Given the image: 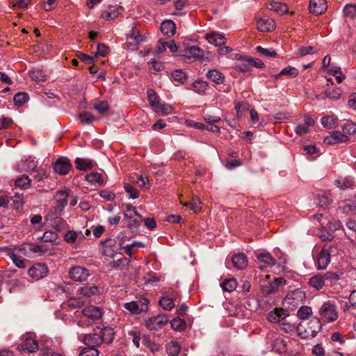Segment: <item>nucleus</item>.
Returning a JSON list of instances; mask_svg holds the SVG:
<instances>
[{"label":"nucleus","mask_w":356,"mask_h":356,"mask_svg":"<svg viewBox=\"0 0 356 356\" xmlns=\"http://www.w3.org/2000/svg\"><path fill=\"white\" fill-rule=\"evenodd\" d=\"M257 258L259 261V268L262 269L275 264V259L270 253H261L257 254Z\"/></svg>","instance_id":"4be33fe9"},{"label":"nucleus","mask_w":356,"mask_h":356,"mask_svg":"<svg viewBox=\"0 0 356 356\" xmlns=\"http://www.w3.org/2000/svg\"><path fill=\"white\" fill-rule=\"evenodd\" d=\"M256 50L261 55L266 57H275L277 56L276 51L273 49H266L261 46L256 47Z\"/></svg>","instance_id":"4d7b16f0"},{"label":"nucleus","mask_w":356,"mask_h":356,"mask_svg":"<svg viewBox=\"0 0 356 356\" xmlns=\"http://www.w3.org/2000/svg\"><path fill=\"white\" fill-rule=\"evenodd\" d=\"M207 76L216 84L222 83L225 81L224 74L216 70H209L207 74Z\"/></svg>","instance_id":"473e14b6"},{"label":"nucleus","mask_w":356,"mask_h":356,"mask_svg":"<svg viewBox=\"0 0 356 356\" xmlns=\"http://www.w3.org/2000/svg\"><path fill=\"white\" fill-rule=\"evenodd\" d=\"M69 193L67 190H60L56 193V211H61L67 205Z\"/></svg>","instance_id":"412c9836"},{"label":"nucleus","mask_w":356,"mask_h":356,"mask_svg":"<svg viewBox=\"0 0 356 356\" xmlns=\"http://www.w3.org/2000/svg\"><path fill=\"white\" fill-rule=\"evenodd\" d=\"M335 185L341 190L352 188L355 186V180L350 177H339L334 181Z\"/></svg>","instance_id":"b1692460"},{"label":"nucleus","mask_w":356,"mask_h":356,"mask_svg":"<svg viewBox=\"0 0 356 356\" xmlns=\"http://www.w3.org/2000/svg\"><path fill=\"white\" fill-rule=\"evenodd\" d=\"M172 77L175 81H177L179 83L181 84L184 83L188 79L187 74L182 70H174L172 72Z\"/></svg>","instance_id":"37998d69"},{"label":"nucleus","mask_w":356,"mask_h":356,"mask_svg":"<svg viewBox=\"0 0 356 356\" xmlns=\"http://www.w3.org/2000/svg\"><path fill=\"white\" fill-rule=\"evenodd\" d=\"M161 31L164 35L172 36L176 31L175 24L172 20H165L161 25Z\"/></svg>","instance_id":"c756f323"},{"label":"nucleus","mask_w":356,"mask_h":356,"mask_svg":"<svg viewBox=\"0 0 356 356\" xmlns=\"http://www.w3.org/2000/svg\"><path fill=\"white\" fill-rule=\"evenodd\" d=\"M342 131L345 135L356 134V123L353 122H346L342 126Z\"/></svg>","instance_id":"3c124183"},{"label":"nucleus","mask_w":356,"mask_h":356,"mask_svg":"<svg viewBox=\"0 0 356 356\" xmlns=\"http://www.w3.org/2000/svg\"><path fill=\"white\" fill-rule=\"evenodd\" d=\"M64 304L67 307L76 309L81 307L85 301L83 297L70 298Z\"/></svg>","instance_id":"c9c22d12"},{"label":"nucleus","mask_w":356,"mask_h":356,"mask_svg":"<svg viewBox=\"0 0 356 356\" xmlns=\"http://www.w3.org/2000/svg\"><path fill=\"white\" fill-rule=\"evenodd\" d=\"M333 247L330 245H325L317 258V266L318 269H325L330 261V254L333 252Z\"/></svg>","instance_id":"9d476101"},{"label":"nucleus","mask_w":356,"mask_h":356,"mask_svg":"<svg viewBox=\"0 0 356 356\" xmlns=\"http://www.w3.org/2000/svg\"><path fill=\"white\" fill-rule=\"evenodd\" d=\"M1 250L7 253L16 266L20 268H25V260L15 252V248H13L12 247H5L2 248Z\"/></svg>","instance_id":"a211bd4d"},{"label":"nucleus","mask_w":356,"mask_h":356,"mask_svg":"<svg viewBox=\"0 0 356 356\" xmlns=\"http://www.w3.org/2000/svg\"><path fill=\"white\" fill-rule=\"evenodd\" d=\"M115 332L110 327H104L99 333L86 334L83 339V343L89 348L97 349L103 343H111L114 339Z\"/></svg>","instance_id":"f257e3e1"},{"label":"nucleus","mask_w":356,"mask_h":356,"mask_svg":"<svg viewBox=\"0 0 356 356\" xmlns=\"http://www.w3.org/2000/svg\"><path fill=\"white\" fill-rule=\"evenodd\" d=\"M12 248H15V252H17V254L21 253L25 256L30 257L29 243H24L20 246H15V247H12Z\"/></svg>","instance_id":"0e129e2a"},{"label":"nucleus","mask_w":356,"mask_h":356,"mask_svg":"<svg viewBox=\"0 0 356 356\" xmlns=\"http://www.w3.org/2000/svg\"><path fill=\"white\" fill-rule=\"evenodd\" d=\"M36 174L34 175L33 179L36 181H41L44 178L47 177V173L45 169L42 168H38L36 170Z\"/></svg>","instance_id":"69168bd1"},{"label":"nucleus","mask_w":356,"mask_h":356,"mask_svg":"<svg viewBox=\"0 0 356 356\" xmlns=\"http://www.w3.org/2000/svg\"><path fill=\"white\" fill-rule=\"evenodd\" d=\"M147 97L149 104L153 106L158 107L159 105V97L153 90H147Z\"/></svg>","instance_id":"bf43d9fd"},{"label":"nucleus","mask_w":356,"mask_h":356,"mask_svg":"<svg viewBox=\"0 0 356 356\" xmlns=\"http://www.w3.org/2000/svg\"><path fill=\"white\" fill-rule=\"evenodd\" d=\"M79 118L80 123L83 125L91 124L97 120V118L91 113L87 111L80 113Z\"/></svg>","instance_id":"ea45409f"},{"label":"nucleus","mask_w":356,"mask_h":356,"mask_svg":"<svg viewBox=\"0 0 356 356\" xmlns=\"http://www.w3.org/2000/svg\"><path fill=\"white\" fill-rule=\"evenodd\" d=\"M145 38L140 34L139 31L136 28H132L129 33L127 34V48L131 51H136L139 48L141 42Z\"/></svg>","instance_id":"423d86ee"},{"label":"nucleus","mask_w":356,"mask_h":356,"mask_svg":"<svg viewBox=\"0 0 356 356\" xmlns=\"http://www.w3.org/2000/svg\"><path fill=\"white\" fill-rule=\"evenodd\" d=\"M47 267L43 264H36L31 266L28 270L29 276L35 280L43 278L47 275Z\"/></svg>","instance_id":"f8f14e48"},{"label":"nucleus","mask_w":356,"mask_h":356,"mask_svg":"<svg viewBox=\"0 0 356 356\" xmlns=\"http://www.w3.org/2000/svg\"><path fill=\"white\" fill-rule=\"evenodd\" d=\"M171 327L172 329L178 331H182L186 327V323L180 318H176L171 321Z\"/></svg>","instance_id":"6e6d98bb"},{"label":"nucleus","mask_w":356,"mask_h":356,"mask_svg":"<svg viewBox=\"0 0 356 356\" xmlns=\"http://www.w3.org/2000/svg\"><path fill=\"white\" fill-rule=\"evenodd\" d=\"M84 316L92 320H98L102 318L103 315V310L99 307L92 305L88 306L82 310Z\"/></svg>","instance_id":"f3484780"},{"label":"nucleus","mask_w":356,"mask_h":356,"mask_svg":"<svg viewBox=\"0 0 356 356\" xmlns=\"http://www.w3.org/2000/svg\"><path fill=\"white\" fill-rule=\"evenodd\" d=\"M149 302L148 299L142 298L138 300L125 303L124 308L132 314H138L147 311Z\"/></svg>","instance_id":"6e6552de"},{"label":"nucleus","mask_w":356,"mask_h":356,"mask_svg":"<svg viewBox=\"0 0 356 356\" xmlns=\"http://www.w3.org/2000/svg\"><path fill=\"white\" fill-rule=\"evenodd\" d=\"M286 281L282 277H274L270 280V276L266 275L265 278L260 282V289L262 294L267 296L276 293L280 286L284 285Z\"/></svg>","instance_id":"7ed1b4c3"},{"label":"nucleus","mask_w":356,"mask_h":356,"mask_svg":"<svg viewBox=\"0 0 356 356\" xmlns=\"http://www.w3.org/2000/svg\"><path fill=\"white\" fill-rule=\"evenodd\" d=\"M77 233L75 231L70 230L66 232L64 236V240L65 242L70 244H73L75 243L77 238Z\"/></svg>","instance_id":"052dcab7"},{"label":"nucleus","mask_w":356,"mask_h":356,"mask_svg":"<svg viewBox=\"0 0 356 356\" xmlns=\"http://www.w3.org/2000/svg\"><path fill=\"white\" fill-rule=\"evenodd\" d=\"M312 353L315 356H325V351L321 344H316L313 346Z\"/></svg>","instance_id":"774afa93"},{"label":"nucleus","mask_w":356,"mask_h":356,"mask_svg":"<svg viewBox=\"0 0 356 356\" xmlns=\"http://www.w3.org/2000/svg\"><path fill=\"white\" fill-rule=\"evenodd\" d=\"M305 298V293L302 290L297 289L288 293L284 300V304L287 306L289 309L293 310L304 302Z\"/></svg>","instance_id":"20e7f679"},{"label":"nucleus","mask_w":356,"mask_h":356,"mask_svg":"<svg viewBox=\"0 0 356 356\" xmlns=\"http://www.w3.org/2000/svg\"><path fill=\"white\" fill-rule=\"evenodd\" d=\"M266 7L268 9L274 10L281 15L286 13L288 11L287 6L285 3H282L280 2H270L267 3Z\"/></svg>","instance_id":"72a5a7b5"},{"label":"nucleus","mask_w":356,"mask_h":356,"mask_svg":"<svg viewBox=\"0 0 356 356\" xmlns=\"http://www.w3.org/2000/svg\"><path fill=\"white\" fill-rule=\"evenodd\" d=\"M183 55L188 58H201L204 56V51L196 45L192 44V41L185 40L183 42Z\"/></svg>","instance_id":"0eeeda50"},{"label":"nucleus","mask_w":356,"mask_h":356,"mask_svg":"<svg viewBox=\"0 0 356 356\" xmlns=\"http://www.w3.org/2000/svg\"><path fill=\"white\" fill-rule=\"evenodd\" d=\"M208 83L202 80H197L193 83V88L196 92L204 94L208 89Z\"/></svg>","instance_id":"09e8293b"},{"label":"nucleus","mask_w":356,"mask_h":356,"mask_svg":"<svg viewBox=\"0 0 356 356\" xmlns=\"http://www.w3.org/2000/svg\"><path fill=\"white\" fill-rule=\"evenodd\" d=\"M286 316L282 308L276 307L268 313L267 318L270 323H280L285 318Z\"/></svg>","instance_id":"5701e85b"},{"label":"nucleus","mask_w":356,"mask_h":356,"mask_svg":"<svg viewBox=\"0 0 356 356\" xmlns=\"http://www.w3.org/2000/svg\"><path fill=\"white\" fill-rule=\"evenodd\" d=\"M124 188L131 198L136 199L139 197V191L131 184L126 183Z\"/></svg>","instance_id":"13d9d810"},{"label":"nucleus","mask_w":356,"mask_h":356,"mask_svg":"<svg viewBox=\"0 0 356 356\" xmlns=\"http://www.w3.org/2000/svg\"><path fill=\"white\" fill-rule=\"evenodd\" d=\"M348 140V138L344 134L341 133L339 131H332L330 136H326L323 143L326 145H334L338 143H344Z\"/></svg>","instance_id":"dca6fc26"},{"label":"nucleus","mask_w":356,"mask_h":356,"mask_svg":"<svg viewBox=\"0 0 356 356\" xmlns=\"http://www.w3.org/2000/svg\"><path fill=\"white\" fill-rule=\"evenodd\" d=\"M110 106L106 101H97L93 106V108L98 111L100 114H105L109 109Z\"/></svg>","instance_id":"de8ad7c7"},{"label":"nucleus","mask_w":356,"mask_h":356,"mask_svg":"<svg viewBox=\"0 0 356 356\" xmlns=\"http://www.w3.org/2000/svg\"><path fill=\"white\" fill-rule=\"evenodd\" d=\"M180 350V346L175 341H170L166 346V353L169 356H177Z\"/></svg>","instance_id":"a19ab883"},{"label":"nucleus","mask_w":356,"mask_h":356,"mask_svg":"<svg viewBox=\"0 0 356 356\" xmlns=\"http://www.w3.org/2000/svg\"><path fill=\"white\" fill-rule=\"evenodd\" d=\"M343 15L350 19L356 17V4H347L343 8Z\"/></svg>","instance_id":"8fccbe9b"},{"label":"nucleus","mask_w":356,"mask_h":356,"mask_svg":"<svg viewBox=\"0 0 356 356\" xmlns=\"http://www.w3.org/2000/svg\"><path fill=\"white\" fill-rule=\"evenodd\" d=\"M171 296H163L159 300V305L166 311H170L175 307V299L177 293H172Z\"/></svg>","instance_id":"a878e982"},{"label":"nucleus","mask_w":356,"mask_h":356,"mask_svg":"<svg viewBox=\"0 0 356 356\" xmlns=\"http://www.w3.org/2000/svg\"><path fill=\"white\" fill-rule=\"evenodd\" d=\"M180 202L183 206L188 207L195 213L200 212L202 209V202L200 201V199L197 196L193 197L192 198V200L190 202H183L181 201Z\"/></svg>","instance_id":"2f4dec72"},{"label":"nucleus","mask_w":356,"mask_h":356,"mask_svg":"<svg viewBox=\"0 0 356 356\" xmlns=\"http://www.w3.org/2000/svg\"><path fill=\"white\" fill-rule=\"evenodd\" d=\"M207 39L209 43L216 46H222L226 43L225 37L220 33H211L207 35Z\"/></svg>","instance_id":"cd10ccee"},{"label":"nucleus","mask_w":356,"mask_h":356,"mask_svg":"<svg viewBox=\"0 0 356 356\" xmlns=\"http://www.w3.org/2000/svg\"><path fill=\"white\" fill-rule=\"evenodd\" d=\"M17 348L20 351L32 353L38 350L39 346L37 340L29 337H26L25 340L18 346Z\"/></svg>","instance_id":"2eb2a0df"},{"label":"nucleus","mask_w":356,"mask_h":356,"mask_svg":"<svg viewBox=\"0 0 356 356\" xmlns=\"http://www.w3.org/2000/svg\"><path fill=\"white\" fill-rule=\"evenodd\" d=\"M220 286L224 291L232 292L236 289L237 282L234 278L227 279Z\"/></svg>","instance_id":"a18cd8bd"},{"label":"nucleus","mask_w":356,"mask_h":356,"mask_svg":"<svg viewBox=\"0 0 356 356\" xmlns=\"http://www.w3.org/2000/svg\"><path fill=\"white\" fill-rule=\"evenodd\" d=\"M320 318L327 323L333 322L338 318L336 306L330 301L325 302L319 309Z\"/></svg>","instance_id":"39448f33"},{"label":"nucleus","mask_w":356,"mask_h":356,"mask_svg":"<svg viewBox=\"0 0 356 356\" xmlns=\"http://www.w3.org/2000/svg\"><path fill=\"white\" fill-rule=\"evenodd\" d=\"M309 8L314 15H321L327 9L326 0H310Z\"/></svg>","instance_id":"6ab92c4d"},{"label":"nucleus","mask_w":356,"mask_h":356,"mask_svg":"<svg viewBox=\"0 0 356 356\" xmlns=\"http://www.w3.org/2000/svg\"><path fill=\"white\" fill-rule=\"evenodd\" d=\"M86 179L92 184L102 185L104 181L102 175L98 172H90L86 175Z\"/></svg>","instance_id":"79ce46f5"},{"label":"nucleus","mask_w":356,"mask_h":356,"mask_svg":"<svg viewBox=\"0 0 356 356\" xmlns=\"http://www.w3.org/2000/svg\"><path fill=\"white\" fill-rule=\"evenodd\" d=\"M99 289L96 286H90L88 284L81 286L78 291L77 294L83 297L90 298L93 296L98 294Z\"/></svg>","instance_id":"393cba45"},{"label":"nucleus","mask_w":356,"mask_h":356,"mask_svg":"<svg viewBox=\"0 0 356 356\" xmlns=\"http://www.w3.org/2000/svg\"><path fill=\"white\" fill-rule=\"evenodd\" d=\"M245 62L248 63L251 67H255L257 68H263L264 63L259 58H254L251 57L245 58Z\"/></svg>","instance_id":"680f3d73"},{"label":"nucleus","mask_w":356,"mask_h":356,"mask_svg":"<svg viewBox=\"0 0 356 356\" xmlns=\"http://www.w3.org/2000/svg\"><path fill=\"white\" fill-rule=\"evenodd\" d=\"M232 261L234 266L240 270L245 268L248 265L247 257L243 253L233 255Z\"/></svg>","instance_id":"bb28decb"},{"label":"nucleus","mask_w":356,"mask_h":356,"mask_svg":"<svg viewBox=\"0 0 356 356\" xmlns=\"http://www.w3.org/2000/svg\"><path fill=\"white\" fill-rule=\"evenodd\" d=\"M30 257L32 254L42 256L48 252V248L44 245L29 243Z\"/></svg>","instance_id":"7c9ffc66"},{"label":"nucleus","mask_w":356,"mask_h":356,"mask_svg":"<svg viewBox=\"0 0 356 356\" xmlns=\"http://www.w3.org/2000/svg\"><path fill=\"white\" fill-rule=\"evenodd\" d=\"M168 322L167 315H157L147 320L145 326L149 330H159L162 329Z\"/></svg>","instance_id":"1a4fd4ad"},{"label":"nucleus","mask_w":356,"mask_h":356,"mask_svg":"<svg viewBox=\"0 0 356 356\" xmlns=\"http://www.w3.org/2000/svg\"><path fill=\"white\" fill-rule=\"evenodd\" d=\"M29 95L24 92H19L14 96L13 101L16 106H20L29 101Z\"/></svg>","instance_id":"49530a36"},{"label":"nucleus","mask_w":356,"mask_h":356,"mask_svg":"<svg viewBox=\"0 0 356 356\" xmlns=\"http://www.w3.org/2000/svg\"><path fill=\"white\" fill-rule=\"evenodd\" d=\"M13 200V207L16 209H19L23 207L24 204V196L22 193H15L13 197H10V200Z\"/></svg>","instance_id":"5fc2aeb1"},{"label":"nucleus","mask_w":356,"mask_h":356,"mask_svg":"<svg viewBox=\"0 0 356 356\" xmlns=\"http://www.w3.org/2000/svg\"><path fill=\"white\" fill-rule=\"evenodd\" d=\"M280 74L289 78H295L298 75V70L294 67L287 66L280 72Z\"/></svg>","instance_id":"864d4df0"},{"label":"nucleus","mask_w":356,"mask_h":356,"mask_svg":"<svg viewBox=\"0 0 356 356\" xmlns=\"http://www.w3.org/2000/svg\"><path fill=\"white\" fill-rule=\"evenodd\" d=\"M309 284L311 286L318 290L323 288L325 282L323 275H315L309 279Z\"/></svg>","instance_id":"4c0bfd02"},{"label":"nucleus","mask_w":356,"mask_h":356,"mask_svg":"<svg viewBox=\"0 0 356 356\" xmlns=\"http://www.w3.org/2000/svg\"><path fill=\"white\" fill-rule=\"evenodd\" d=\"M69 276L75 282H83L88 277L89 271L83 266H74L70 270Z\"/></svg>","instance_id":"9b49d317"},{"label":"nucleus","mask_w":356,"mask_h":356,"mask_svg":"<svg viewBox=\"0 0 356 356\" xmlns=\"http://www.w3.org/2000/svg\"><path fill=\"white\" fill-rule=\"evenodd\" d=\"M312 314V309L308 306H302L298 310L297 316L300 319H306Z\"/></svg>","instance_id":"603ef678"},{"label":"nucleus","mask_w":356,"mask_h":356,"mask_svg":"<svg viewBox=\"0 0 356 356\" xmlns=\"http://www.w3.org/2000/svg\"><path fill=\"white\" fill-rule=\"evenodd\" d=\"M108 53V47L104 44H99L97 46V50L95 53V57H97L99 56H106Z\"/></svg>","instance_id":"338daca9"},{"label":"nucleus","mask_w":356,"mask_h":356,"mask_svg":"<svg viewBox=\"0 0 356 356\" xmlns=\"http://www.w3.org/2000/svg\"><path fill=\"white\" fill-rule=\"evenodd\" d=\"M337 118L333 116H325L322 118L321 123L323 126L327 129H333L337 126Z\"/></svg>","instance_id":"c03bdc74"},{"label":"nucleus","mask_w":356,"mask_h":356,"mask_svg":"<svg viewBox=\"0 0 356 356\" xmlns=\"http://www.w3.org/2000/svg\"><path fill=\"white\" fill-rule=\"evenodd\" d=\"M99 353L97 349L86 347L81 351L79 356H98Z\"/></svg>","instance_id":"e2e57ef3"},{"label":"nucleus","mask_w":356,"mask_h":356,"mask_svg":"<svg viewBox=\"0 0 356 356\" xmlns=\"http://www.w3.org/2000/svg\"><path fill=\"white\" fill-rule=\"evenodd\" d=\"M121 9V7L117 6H109L107 11L104 13V17L107 20L115 19L119 15Z\"/></svg>","instance_id":"58836bf2"},{"label":"nucleus","mask_w":356,"mask_h":356,"mask_svg":"<svg viewBox=\"0 0 356 356\" xmlns=\"http://www.w3.org/2000/svg\"><path fill=\"white\" fill-rule=\"evenodd\" d=\"M31 179L26 175H22L15 181V186L17 188L25 189L30 186Z\"/></svg>","instance_id":"e433bc0d"},{"label":"nucleus","mask_w":356,"mask_h":356,"mask_svg":"<svg viewBox=\"0 0 356 356\" xmlns=\"http://www.w3.org/2000/svg\"><path fill=\"white\" fill-rule=\"evenodd\" d=\"M257 29L261 32H270L273 31L275 27V22L268 16H264L259 19L257 23Z\"/></svg>","instance_id":"4468645a"},{"label":"nucleus","mask_w":356,"mask_h":356,"mask_svg":"<svg viewBox=\"0 0 356 356\" xmlns=\"http://www.w3.org/2000/svg\"><path fill=\"white\" fill-rule=\"evenodd\" d=\"M322 324L318 318H313L307 322H301L297 327L298 335L302 339L314 338L321 330Z\"/></svg>","instance_id":"f03ea898"},{"label":"nucleus","mask_w":356,"mask_h":356,"mask_svg":"<svg viewBox=\"0 0 356 356\" xmlns=\"http://www.w3.org/2000/svg\"><path fill=\"white\" fill-rule=\"evenodd\" d=\"M124 218L129 220L127 226L132 231L138 228L143 220V216L137 211H136V213L134 212L125 213Z\"/></svg>","instance_id":"aec40b11"},{"label":"nucleus","mask_w":356,"mask_h":356,"mask_svg":"<svg viewBox=\"0 0 356 356\" xmlns=\"http://www.w3.org/2000/svg\"><path fill=\"white\" fill-rule=\"evenodd\" d=\"M72 168L70 160L66 157H60L54 164V169L59 175H67Z\"/></svg>","instance_id":"ddd939ff"},{"label":"nucleus","mask_w":356,"mask_h":356,"mask_svg":"<svg viewBox=\"0 0 356 356\" xmlns=\"http://www.w3.org/2000/svg\"><path fill=\"white\" fill-rule=\"evenodd\" d=\"M342 227L341 222L338 220H332L331 222H329L327 224V229H328V235H321V238H323V240H331L334 236L333 233L334 232L340 229Z\"/></svg>","instance_id":"c85d7f7f"},{"label":"nucleus","mask_w":356,"mask_h":356,"mask_svg":"<svg viewBox=\"0 0 356 356\" xmlns=\"http://www.w3.org/2000/svg\"><path fill=\"white\" fill-rule=\"evenodd\" d=\"M75 164L77 169L80 170L87 171L92 168V162L86 159L77 158L75 160Z\"/></svg>","instance_id":"f704fd0d"}]
</instances>
